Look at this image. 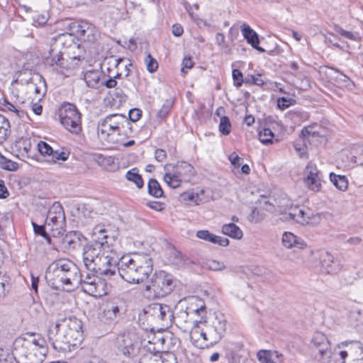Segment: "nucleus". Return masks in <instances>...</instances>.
I'll return each instance as SVG.
<instances>
[{"label": "nucleus", "instance_id": "nucleus-43", "mask_svg": "<svg viewBox=\"0 0 363 363\" xmlns=\"http://www.w3.org/2000/svg\"><path fill=\"white\" fill-rule=\"evenodd\" d=\"M174 102L171 100H167L161 108L157 113V118L160 120L164 119L173 107Z\"/></svg>", "mask_w": 363, "mask_h": 363}, {"label": "nucleus", "instance_id": "nucleus-16", "mask_svg": "<svg viewBox=\"0 0 363 363\" xmlns=\"http://www.w3.org/2000/svg\"><path fill=\"white\" fill-rule=\"evenodd\" d=\"M304 183L306 186L312 191H318L321 186L320 172L318 169L315 164L308 163L304 171Z\"/></svg>", "mask_w": 363, "mask_h": 363}, {"label": "nucleus", "instance_id": "nucleus-46", "mask_svg": "<svg viewBox=\"0 0 363 363\" xmlns=\"http://www.w3.org/2000/svg\"><path fill=\"white\" fill-rule=\"evenodd\" d=\"M349 318L351 324L354 327L363 324V316L360 310L350 311Z\"/></svg>", "mask_w": 363, "mask_h": 363}, {"label": "nucleus", "instance_id": "nucleus-64", "mask_svg": "<svg viewBox=\"0 0 363 363\" xmlns=\"http://www.w3.org/2000/svg\"><path fill=\"white\" fill-rule=\"evenodd\" d=\"M147 205L152 209L161 211L164 208V203L159 201H149Z\"/></svg>", "mask_w": 363, "mask_h": 363}, {"label": "nucleus", "instance_id": "nucleus-52", "mask_svg": "<svg viewBox=\"0 0 363 363\" xmlns=\"http://www.w3.org/2000/svg\"><path fill=\"white\" fill-rule=\"evenodd\" d=\"M48 18V13H34L32 16L33 25L35 26H43L47 23Z\"/></svg>", "mask_w": 363, "mask_h": 363}, {"label": "nucleus", "instance_id": "nucleus-3", "mask_svg": "<svg viewBox=\"0 0 363 363\" xmlns=\"http://www.w3.org/2000/svg\"><path fill=\"white\" fill-rule=\"evenodd\" d=\"M152 260L147 255L123 257L120 261L118 272L127 282L138 284L148 278L152 272Z\"/></svg>", "mask_w": 363, "mask_h": 363}, {"label": "nucleus", "instance_id": "nucleus-13", "mask_svg": "<svg viewBox=\"0 0 363 363\" xmlns=\"http://www.w3.org/2000/svg\"><path fill=\"white\" fill-rule=\"evenodd\" d=\"M57 327L66 331L69 339L75 343L76 347L80 345L82 340V322L79 319L69 317L58 320Z\"/></svg>", "mask_w": 363, "mask_h": 363}, {"label": "nucleus", "instance_id": "nucleus-31", "mask_svg": "<svg viewBox=\"0 0 363 363\" xmlns=\"http://www.w3.org/2000/svg\"><path fill=\"white\" fill-rule=\"evenodd\" d=\"M222 232L223 234L234 239L240 240L242 237V231L238 225L233 223L223 225Z\"/></svg>", "mask_w": 363, "mask_h": 363}, {"label": "nucleus", "instance_id": "nucleus-48", "mask_svg": "<svg viewBox=\"0 0 363 363\" xmlns=\"http://www.w3.org/2000/svg\"><path fill=\"white\" fill-rule=\"evenodd\" d=\"M245 84L249 85L262 86L265 84V82L262 78V75L260 74H258L256 76L248 74L245 78Z\"/></svg>", "mask_w": 363, "mask_h": 363}, {"label": "nucleus", "instance_id": "nucleus-20", "mask_svg": "<svg viewBox=\"0 0 363 363\" xmlns=\"http://www.w3.org/2000/svg\"><path fill=\"white\" fill-rule=\"evenodd\" d=\"M241 31L244 38L253 48L260 52H266L263 48L259 45V38L258 34L249 25L243 23L241 26Z\"/></svg>", "mask_w": 363, "mask_h": 363}, {"label": "nucleus", "instance_id": "nucleus-44", "mask_svg": "<svg viewBox=\"0 0 363 363\" xmlns=\"http://www.w3.org/2000/svg\"><path fill=\"white\" fill-rule=\"evenodd\" d=\"M219 131L224 135H228L231 131V123L228 116H221L219 123Z\"/></svg>", "mask_w": 363, "mask_h": 363}, {"label": "nucleus", "instance_id": "nucleus-56", "mask_svg": "<svg viewBox=\"0 0 363 363\" xmlns=\"http://www.w3.org/2000/svg\"><path fill=\"white\" fill-rule=\"evenodd\" d=\"M234 85L237 87H240L245 83L242 73L238 69H234L232 72Z\"/></svg>", "mask_w": 363, "mask_h": 363}, {"label": "nucleus", "instance_id": "nucleus-17", "mask_svg": "<svg viewBox=\"0 0 363 363\" xmlns=\"http://www.w3.org/2000/svg\"><path fill=\"white\" fill-rule=\"evenodd\" d=\"M344 154L346 157V160H344V162L347 163L349 167L363 164L362 145H353L349 148H345Z\"/></svg>", "mask_w": 363, "mask_h": 363}, {"label": "nucleus", "instance_id": "nucleus-33", "mask_svg": "<svg viewBox=\"0 0 363 363\" xmlns=\"http://www.w3.org/2000/svg\"><path fill=\"white\" fill-rule=\"evenodd\" d=\"M11 125L9 120L0 114V144L6 141L11 134Z\"/></svg>", "mask_w": 363, "mask_h": 363}, {"label": "nucleus", "instance_id": "nucleus-53", "mask_svg": "<svg viewBox=\"0 0 363 363\" xmlns=\"http://www.w3.org/2000/svg\"><path fill=\"white\" fill-rule=\"evenodd\" d=\"M131 123L132 121L128 120L126 117V121L121 123L119 135L128 137L131 133H133V128Z\"/></svg>", "mask_w": 363, "mask_h": 363}, {"label": "nucleus", "instance_id": "nucleus-50", "mask_svg": "<svg viewBox=\"0 0 363 363\" xmlns=\"http://www.w3.org/2000/svg\"><path fill=\"white\" fill-rule=\"evenodd\" d=\"M177 171L182 176L184 174L192 175L194 174V167L186 162H182L177 165Z\"/></svg>", "mask_w": 363, "mask_h": 363}, {"label": "nucleus", "instance_id": "nucleus-47", "mask_svg": "<svg viewBox=\"0 0 363 363\" xmlns=\"http://www.w3.org/2000/svg\"><path fill=\"white\" fill-rule=\"evenodd\" d=\"M0 167L7 171H16L18 168V164L1 156L0 160Z\"/></svg>", "mask_w": 363, "mask_h": 363}, {"label": "nucleus", "instance_id": "nucleus-26", "mask_svg": "<svg viewBox=\"0 0 363 363\" xmlns=\"http://www.w3.org/2000/svg\"><path fill=\"white\" fill-rule=\"evenodd\" d=\"M160 315L159 323L163 326H170L173 322V320H174V314L171 310L170 306L168 305L161 304Z\"/></svg>", "mask_w": 363, "mask_h": 363}, {"label": "nucleus", "instance_id": "nucleus-12", "mask_svg": "<svg viewBox=\"0 0 363 363\" xmlns=\"http://www.w3.org/2000/svg\"><path fill=\"white\" fill-rule=\"evenodd\" d=\"M69 27L72 33L67 34L71 35L72 38L75 35L77 38L84 43H94L99 36L96 28L87 21L74 22Z\"/></svg>", "mask_w": 363, "mask_h": 363}, {"label": "nucleus", "instance_id": "nucleus-49", "mask_svg": "<svg viewBox=\"0 0 363 363\" xmlns=\"http://www.w3.org/2000/svg\"><path fill=\"white\" fill-rule=\"evenodd\" d=\"M115 131L112 130L110 123H108L107 119H103L99 125L98 133L103 135L108 136Z\"/></svg>", "mask_w": 363, "mask_h": 363}, {"label": "nucleus", "instance_id": "nucleus-11", "mask_svg": "<svg viewBox=\"0 0 363 363\" xmlns=\"http://www.w3.org/2000/svg\"><path fill=\"white\" fill-rule=\"evenodd\" d=\"M172 276L164 271L156 272L151 279V284L146 286L147 290H152L155 296H164L174 289Z\"/></svg>", "mask_w": 363, "mask_h": 363}, {"label": "nucleus", "instance_id": "nucleus-25", "mask_svg": "<svg viewBox=\"0 0 363 363\" xmlns=\"http://www.w3.org/2000/svg\"><path fill=\"white\" fill-rule=\"evenodd\" d=\"M282 243L287 248L297 247L303 249L306 244L304 241L291 233H284L282 236Z\"/></svg>", "mask_w": 363, "mask_h": 363}, {"label": "nucleus", "instance_id": "nucleus-1", "mask_svg": "<svg viewBox=\"0 0 363 363\" xmlns=\"http://www.w3.org/2000/svg\"><path fill=\"white\" fill-rule=\"evenodd\" d=\"M45 279L50 286L56 290L71 291L79 286V269L68 259L52 262L47 268Z\"/></svg>", "mask_w": 363, "mask_h": 363}, {"label": "nucleus", "instance_id": "nucleus-24", "mask_svg": "<svg viewBox=\"0 0 363 363\" xmlns=\"http://www.w3.org/2000/svg\"><path fill=\"white\" fill-rule=\"evenodd\" d=\"M60 216L61 217V220L66 221L63 207L59 202H55L48 210L45 223H57L58 222V218H60Z\"/></svg>", "mask_w": 363, "mask_h": 363}, {"label": "nucleus", "instance_id": "nucleus-63", "mask_svg": "<svg viewBox=\"0 0 363 363\" xmlns=\"http://www.w3.org/2000/svg\"><path fill=\"white\" fill-rule=\"evenodd\" d=\"M212 243L226 247L229 245V240L228 238L215 235Z\"/></svg>", "mask_w": 363, "mask_h": 363}, {"label": "nucleus", "instance_id": "nucleus-4", "mask_svg": "<svg viewBox=\"0 0 363 363\" xmlns=\"http://www.w3.org/2000/svg\"><path fill=\"white\" fill-rule=\"evenodd\" d=\"M196 296H190L179 301L176 308L178 311L174 315L178 324L191 325L199 328V325L206 323V307Z\"/></svg>", "mask_w": 363, "mask_h": 363}, {"label": "nucleus", "instance_id": "nucleus-36", "mask_svg": "<svg viewBox=\"0 0 363 363\" xmlns=\"http://www.w3.org/2000/svg\"><path fill=\"white\" fill-rule=\"evenodd\" d=\"M148 193L156 198H160L163 196V191L158 183L155 179H150L147 184Z\"/></svg>", "mask_w": 363, "mask_h": 363}, {"label": "nucleus", "instance_id": "nucleus-35", "mask_svg": "<svg viewBox=\"0 0 363 363\" xmlns=\"http://www.w3.org/2000/svg\"><path fill=\"white\" fill-rule=\"evenodd\" d=\"M125 178L127 180L133 182L136 186L141 189L144 185L142 176L138 173L137 168H133L126 172Z\"/></svg>", "mask_w": 363, "mask_h": 363}, {"label": "nucleus", "instance_id": "nucleus-45", "mask_svg": "<svg viewBox=\"0 0 363 363\" xmlns=\"http://www.w3.org/2000/svg\"><path fill=\"white\" fill-rule=\"evenodd\" d=\"M15 362V348L12 353H10L9 350H0V363H14Z\"/></svg>", "mask_w": 363, "mask_h": 363}, {"label": "nucleus", "instance_id": "nucleus-19", "mask_svg": "<svg viewBox=\"0 0 363 363\" xmlns=\"http://www.w3.org/2000/svg\"><path fill=\"white\" fill-rule=\"evenodd\" d=\"M169 261L172 264L175 265L178 268H185L191 264H196V262L194 260L182 254L175 247H173L169 250Z\"/></svg>", "mask_w": 363, "mask_h": 363}, {"label": "nucleus", "instance_id": "nucleus-6", "mask_svg": "<svg viewBox=\"0 0 363 363\" xmlns=\"http://www.w3.org/2000/svg\"><path fill=\"white\" fill-rule=\"evenodd\" d=\"M114 345L119 354L131 359H134L145 350V347L142 349V341L133 333L123 332L118 334Z\"/></svg>", "mask_w": 363, "mask_h": 363}, {"label": "nucleus", "instance_id": "nucleus-58", "mask_svg": "<svg viewBox=\"0 0 363 363\" xmlns=\"http://www.w3.org/2000/svg\"><path fill=\"white\" fill-rule=\"evenodd\" d=\"M160 363H177L174 354L168 352L160 354Z\"/></svg>", "mask_w": 363, "mask_h": 363}, {"label": "nucleus", "instance_id": "nucleus-8", "mask_svg": "<svg viewBox=\"0 0 363 363\" xmlns=\"http://www.w3.org/2000/svg\"><path fill=\"white\" fill-rule=\"evenodd\" d=\"M61 124L69 132L77 134L82 130L81 113L76 106L64 103L58 111Z\"/></svg>", "mask_w": 363, "mask_h": 363}, {"label": "nucleus", "instance_id": "nucleus-41", "mask_svg": "<svg viewBox=\"0 0 363 363\" xmlns=\"http://www.w3.org/2000/svg\"><path fill=\"white\" fill-rule=\"evenodd\" d=\"M32 225L36 235L43 237L47 240L48 243L51 244V238H50L45 223L44 225H38L32 222Z\"/></svg>", "mask_w": 363, "mask_h": 363}, {"label": "nucleus", "instance_id": "nucleus-59", "mask_svg": "<svg viewBox=\"0 0 363 363\" xmlns=\"http://www.w3.org/2000/svg\"><path fill=\"white\" fill-rule=\"evenodd\" d=\"M214 234L210 233L206 230H199L196 233V237L199 239L203 240L205 241H208L210 242H213V239L214 238Z\"/></svg>", "mask_w": 363, "mask_h": 363}, {"label": "nucleus", "instance_id": "nucleus-5", "mask_svg": "<svg viewBox=\"0 0 363 363\" xmlns=\"http://www.w3.org/2000/svg\"><path fill=\"white\" fill-rule=\"evenodd\" d=\"M74 49L79 48L73 43V38L71 35L63 33L60 35L50 45L49 51L50 56L46 58V64L55 69H71L73 65H70L67 60H65L62 55L65 53L61 48Z\"/></svg>", "mask_w": 363, "mask_h": 363}, {"label": "nucleus", "instance_id": "nucleus-30", "mask_svg": "<svg viewBox=\"0 0 363 363\" xmlns=\"http://www.w3.org/2000/svg\"><path fill=\"white\" fill-rule=\"evenodd\" d=\"M101 73L99 70H89L85 72L84 79L89 87L96 88L100 81Z\"/></svg>", "mask_w": 363, "mask_h": 363}, {"label": "nucleus", "instance_id": "nucleus-62", "mask_svg": "<svg viewBox=\"0 0 363 363\" xmlns=\"http://www.w3.org/2000/svg\"><path fill=\"white\" fill-rule=\"evenodd\" d=\"M345 87L348 90H352L354 87V83L346 75L342 73V89Z\"/></svg>", "mask_w": 363, "mask_h": 363}, {"label": "nucleus", "instance_id": "nucleus-9", "mask_svg": "<svg viewBox=\"0 0 363 363\" xmlns=\"http://www.w3.org/2000/svg\"><path fill=\"white\" fill-rule=\"evenodd\" d=\"M226 330V320L223 315H216L215 318L206 325L205 331L202 330L201 335L203 340L209 342L207 347L217 344L223 338Z\"/></svg>", "mask_w": 363, "mask_h": 363}, {"label": "nucleus", "instance_id": "nucleus-15", "mask_svg": "<svg viewBox=\"0 0 363 363\" xmlns=\"http://www.w3.org/2000/svg\"><path fill=\"white\" fill-rule=\"evenodd\" d=\"M329 345V341L323 333H315L311 342L315 359L320 361L325 356L330 357L331 352L328 350Z\"/></svg>", "mask_w": 363, "mask_h": 363}, {"label": "nucleus", "instance_id": "nucleus-61", "mask_svg": "<svg viewBox=\"0 0 363 363\" xmlns=\"http://www.w3.org/2000/svg\"><path fill=\"white\" fill-rule=\"evenodd\" d=\"M342 36H344L345 38L354 42H358L360 40V37L358 33L346 31L344 30L343 29H342Z\"/></svg>", "mask_w": 363, "mask_h": 363}, {"label": "nucleus", "instance_id": "nucleus-42", "mask_svg": "<svg viewBox=\"0 0 363 363\" xmlns=\"http://www.w3.org/2000/svg\"><path fill=\"white\" fill-rule=\"evenodd\" d=\"M274 137V134L269 128H264L259 132V139L263 144H272Z\"/></svg>", "mask_w": 363, "mask_h": 363}, {"label": "nucleus", "instance_id": "nucleus-32", "mask_svg": "<svg viewBox=\"0 0 363 363\" xmlns=\"http://www.w3.org/2000/svg\"><path fill=\"white\" fill-rule=\"evenodd\" d=\"M108 123H110L111 126H112V130L115 132H118L119 135L120 128L121 127V123L126 121V116L123 114H111L106 117Z\"/></svg>", "mask_w": 363, "mask_h": 363}, {"label": "nucleus", "instance_id": "nucleus-7", "mask_svg": "<svg viewBox=\"0 0 363 363\" xmlns=\"http://www.w3.org/2000/svg\"><path fill=\"white\" fill-rule=\"evenodd\" d=\"M120 262L116 252L112 250L106 251L104 248L101 255L98 256L94 262L93 266L89 270L98 274L111 277L115 274Z\"/></svg>", "mask_w": 363, "mask_h": 363}, {"label": "nucleus", "instance_id": "nucleus-23", "mask_svg": "<svg viewBox=\"0 0 363 363\" xmlns=\"http://www.w3.org/2000/svg\"><path fill=\"white\" fill-rule=\"evenodd\" d=\"M100 255L101 252L94 245H88L84 247L83 262L88 270L93 266L94 262Z\"/></svg>", "mask_w": 363, "mask_h": 363}, {"label": "nucleus", "instance_id": "nucleus-54", "mask_svg": "<svg viewBox=\"0 0 363 363\" xmlns=\"http://www.w3.org/2000/svg\"><path fill=\"white\" fill-rule=\"evenodd\" d=\"M301 135H303L304 142L311 143L314 138L318 136V133L315 131L312 130V128L308 127L305 128L301 131Z\"/></svg>", "mask_w": 363, "mask_h": 363}, {"label": "nucleus", "instance_id": "nucleus-40", "mask_svg": "<svg viewBox=\"0 0 363 363\" xmlns=\"http://www.w3.org/2000/svg\"><path fill=\"white\" fill-rule=\"evenodd\" d=\"M1 104L2 110L12 111L20 118L23 119L25 116H27L26 113L23 110L17 108L6 99H3V102H1Z\"/></svg>", "mask_w": 363, "mask_h": 363}, {"label": "nucleus", "instance_id": "nucleus-27", "mask_svg": "<svg viewBox=\"0 0 363 363\" xmlns=\"http://www.w3.org/2000/svg\"><path fill=\"white\" fill-rule=\"evenodd\" d=\"M58 222L57 223H48L47 229L50 235L57 238L63 235L65 231L66 221L61 220V217L58 218Z\"/></svg>", "mask_w": 363, "mask_h": 363}, {"label": "nucleus", "instance_id": "nucleus-57", "mask_svg": "<svg viewBox=\"0 0 363 363\" xmlns=\"http://www.w3.org/2000/svg\"><path fill=\"white\" fill-rule=\"evenodd\" d=\"M145 62L147 64V69L150 73H153L157 70V69L158 67L157 62L156 61V60H155L153 57H152L150 54H148L147 55L146 59H145Z\"/></svg>", "mask_w": 363, "mask_h": 363}, {"label": "nucleus", "instance_id": "nucleus-39", "mask_svg": "<svg viewBox=\"0 0 363 363\" xmlns=\"http://www.w3.org/2000/svg\"><path fill=\"white\" fill-rule=\"evenodd\" d=\"M182 175L177 173V171L174 174L166 173L164 176V180L165 182L172 188H177L180 186Z\"/></svg>", "mask_w": 363, "mask_h": 363}, {"label": "nucleus", "instance_id": "nucleus-10", "mask_svg": "<svg viewBox=\"0 0 363 363\" xmlns=\"http://www.w3.org/2000/svg\"><path fill=\"white\" fill-rule=\"evenodd\" d=\"M48 338L53 349L58 352H70L72 348L76 347L75 343L69 339L66 331L57 327V323L49 328Z\"/></svg>", "mask_w": 363, "mask_h": 363}, {"label": "nucleus", "instance_id": "nucleus-21", "mask_svg": "<svg viewBox=\"0 0 363 363\" xmlns=\"http://www.w3.org/2000/svg\"><path fill=\"white\" fill-rule=\"evenodd\" d=\"M84 239L85 238L80 232L70 231L62 238V243L67 250H73L82 245Z\"/></svg>", "mask_w": 363, "mask_h": 363}, {"label": "nucleus", "instance_id": "nucleus-60", "mask_svg": "<svg viewBox=\"0 0 363 363\" xmlns=\"http://www.w3.org/2000/svg\"><path fill=\"white\" fill-rule=\"evenodd\" d=\"M143 111L140 108H131L128 112V120L132 122H137L142 116Z\"/></svg>", "mask_w": 363, "mask_h": 363}, {"label": "nucleus", "instance_id": "nucleus-55", "mask_svg": "<svg viewBox=\"0 0 363 363\" xmlns=\"http://www.w3.org/2000/svg\"><path fill=\"white\" fill-rule=\"evenodd\" d=\"M295 103V100L286 97H279L277 99V107L281 110H285Z\"/></svg>", "mask_w": 363, "mask_h": 363}, {"label": "nucleus", "instance_id": "nucleus-51", "mask_svg": "<svg viewBox=\"0 0 363 363\" xmlns=\"http://www.w3.org/2000/svg\"><path fill=\"white\" fill-rule=\"evenodd\" d=\"M204 267L213 271H222L225 269V265L223 262L212 259L207 261L204 264Z\"/></svg>", "mask_w": 363, "mask_h": 363}, {"label": "nucleus", "instance_id": "nucleus-14", "mask_svg": "<svg viewBox=\"0 0 363 363\" xmlns=\"http://www.w3.org/2000/svg\"><path fill=\"white\" fill-rule=\"evenodd\" d=\"M79 286L85 293L94 296H101L104 293V283L98 277L91 273H86L84 277L79 273Z\"/></svg>", "mask_w": 363, "mask_h": 363}, {"label": "nucleus", "instance_id": "nucleus-38", "mask_svg": "<svg viewBox=\"0 0 363 363\" xmlns=\"http://www.w3.org/2000/svg\"><path fill=\"white\" fill-rule=\"evenodd\" d=\"M74 39V38H73V40ZM74 43L76 44L77 45V47L79 48V50H78L77 48H74V49L68 48L70 51H73V55H71L70 52H68L69 58L70 60H72V62L69 63L70 65H73L72 68L75 65H77L78 62L79 61H81L82 59H84V56H83L84 50L82 48H81L79 44H77L76 43Z\"/></svg>", "mask_w": 363, "mask_h": 363}, {"label": "nucleus", "instance_id": "nucleus-28", "mask_svg": "<svg viewBox=\"0 0 363 363\" xmlns=\"http://www.w3.org/2000/svg\"><path fill=\"white\" fill-rule=\"evenodd\" d=\"M147 344L149 352L143 354L138 363H160V353L155 352V348L152 342L148 341Z\"/></svg>", "mask_w": 363, "mask_h": 363}, {"label": "nucleus", "instance_id": "nucleus-2", "mask_svg": "<svg viewBox=\"0 0 363 363\" xmlns=\"http://www.w3.org/2000/svg\"><path fill=\"white\" fill-rule=\"evenodd\" d=\"M16 363H41L48 353L45 340L40 335H28L14 342Z\"/></svg>", "mask_w": 363, "mask_h": 363}, {"label": "nucleus", "instance_id": "nucleus-34", "mask_svg": "<svg viewBox=\"0 0 363 363\" xmlns=\"http://www.w3.org/2000/svg\"><path fill=\"white\" fill-rule=\"evenodd\" d=\"M289 217L302 225L308 223V217L306 216V212L298 207L291 208L289 213Z\"/></svg>", "mask_w": 363, "mask_h": 363}, {"label": "nucleus", "instance_id": "nucleus-29", "mask_svg": "<svg viewBox=\"0 0 363 363\" xmlns=\"http://www.w3.org/2000/svg\"><path fill=\"white\" fill-rule=\"evenodd\" d=\"M280 356L281 354L277 351L270 350H260L257 354L258 360L262 363H276Z\"/></svg>", "mask_w": 363, "mask_h": 363}, {"label": "nucleus", "instance_id": "nucleus-18", "mask_svg": "<svg viewBox=\"0 0 363 363\" xmlns=\"http://www.w3.org/2000/svg\"><path fill=\"white\" fill-rule=\"evenodd\" d=\"M39 152L43 156H50L53 162L57 160L66 161L69 155V152L65 151L54 150L47 143L40 141L38 144Z\"/></svg>", "mask_w": 363, "mask_h": 363}, {"label": "nucleus", "instance_id": "nucleus-22", "mask_svg": "<svg viewBox=\"0 0 363 363\" xmlns=\"http://www.w3.org/2000/svg\"><path fill=\"white\" fill-rule=\"evenodd\" d=\"M121 304L114 301H108L103 311V317L107 320H116L121 315Z\"/></svg>", "mask_w": 363, "mask_h": 363}, {"label": "nucleus", "instance_id": "nucleus-37", "mask_svg": "<svg viewBox=\"0 0 363 363\" xmlns=\"http://www.w3.org/2000/svg\"><path fill=\"white\" fill-rule=\"evenodd\" d=\"M161 310V303H154L147 306L145 309L144 312L147 315V318L152 317L156 321L159 323L160 314Z\"/></svg>", "mask_w": 363, "mask_h": 363}]
</instances>
